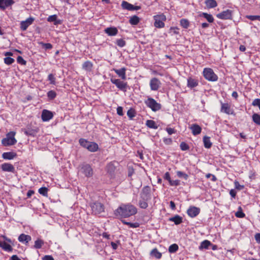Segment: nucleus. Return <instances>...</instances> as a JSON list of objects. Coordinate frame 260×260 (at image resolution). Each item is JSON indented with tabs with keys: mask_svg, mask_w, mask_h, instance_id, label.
<instances>
[{
	"mask_svg": "<svg viewBox=\"0 0 260 260\" xmlns=\"http://www.w3.org/2000/svg\"><path fill=\"white\" fill-rule=\"evenodd\" d=\"M202 16H203L205 18H206L207 20L210 23H212L214 21V18L212 15L211 14L206 13H203L202 14Z\"/></svg>",
	"mask_w": 260,
	"mask_h": 260,
	"instance_id": "nucleus-37",
	"label": "nucleus"
},
{
	"mask_svg": "<svg viewBox=\"0 0 260 260\" xmlns=\"http://www.w3.org/2000/svg\"><path fill=\"white\" fill-rule=\"evenodd\" d=\"M43 260H54V258L51 255H45L43 258Z\"/></svg>",
	"mask_w": 260,
	"mask_h": 260,
	"instance_id": "nucleus-63",
	"label": "nucleus"
},
{
	"mask_svg": "<svg viewBox=\"0 0 260 260\" xmlns=\"http://www.w3.org/2000/svg\"><path fill=\"white\" fill-rule=\"evenodd\" d=\"M48 98L50 100H53L56 96V93L53 90H50L47 93Z\"/></svg>",
	"mask_w": 260,
	"mask_h": 260,
	"instance_id": "nucleus-46",
	"label": "nucleus"
},
{
	"mask_svg": "<svg viewBox=\"0 0 260 260\" xmlns=\"http://www.w3.org/2000/svg\"><path fill=\"white\" fill-rule=\"evenodd\" d=\"M105 32L110 36H114L118 33V30L116 27H108L105 29Z\"/></svg>",
	"mask_w": 260,
	"mask_h": 260,
	"instance_id": "nucleus-25",
	"label": "nucleus"
},
{
	"mask_svg": "<svg viewBox=\"0 0 260 260\" xmlns=\"http://www.w3.org/2000/svg\"><path fill=\"white\" fill-rule=\"evenodd\" d=\"M53 114L52 112L47 110H43L42 113V119L43 121H47L53 118Z\"/></svg>",
	"mask_w": 260,
	"mask_h": 260,
	"instance_id": "nucleus-16",
	"label": "nucleus"
},
{
	"mask_svg": "<svg viewBox=\"0 0 260 260\" xmlns=\"http://www.w3.org/2000/svg\"><path fill=\"white\" fill-rule=\"evenodd\" d=\"M210 177H212V178L211 179V180L212 181L214 182V181H216L217 180V178H216V176L215 175H214L213 174H210V173L207 174L206 175V177L207 178H210Z\"/></svg>",
	"mask_w": 260,
	"mask_h": 260,
	"instance_id": "nucleus-59",
	"label": "nucleus"
},
{
	"mask_svg": "<svg viewBox=\"0 0 260 260\" xmlns=\"http://www.w3.org/2000/svg\"><path fill=\"white\" fill-rule=\"evenodd\" d=\"M14 61L15 60L10 57H6L4 58V62L7 65L12 64Z\"/></svg>",
	"mask_w": 260,
	"mask_h": 260,
	"instance_id": "nucleus-47",
	"label": "nucleus"
},
{
	"mask_svg": "<svg viewBox=\"0 0 260 260\" xmlns=\"http://www.w3.org/2000/svg\"><path fill=\"white\" fill-rule=\"evenodd\" d=\"M127 115L129 118L132 119L133 117L135 116V111L132 109L128 110L127 112Z\"/></svg>",
	"mask_w": 260,
	"mask_h": 260,
	"instance_id": "nucleus-52",
	"label": "nucleus"
},
{
	"mask_svg": "<svg viewBox=\"0 0 260 260\" xmlns=\"http://www.w3.org/2000/svg\"><path fill=\"white\" fill-rule=\"evenodd\" d=\"M130 24L132 25H137L140 22V18L136 15L133 16L129 20Z\"/></svg>",
	"mask_w": 260,
	"mask_h": 260,
	"instance_id": "nucleus-34",
	"label": "nucleus"
},
{
	"mask_svg": "<svg viewBox=\"0 0 260 260\" xmlns=\"http://www.w3.org/2000/svg\"><path fill=\"white\" fill-rule=\"evenodd\" d=\"M235 216L238 218H243L245 217V214L243 212L242 209L241 207H239L238 208V210L235 213Z\"/></svg>",
	"mask_w": 260,
	"mask_h": 260,
	"instance_id": "nucleus-45",
	"label": "nucleus"
},
{
	"mask_svg": "<svg viewBox=\"0 0 260 260\" xmlns=\"http://www.w3.org/2000/svg\"><path fill=\"white\" fill-rule=\"evenodd\" d=\"M255 239L258 243H260V234L257 233L255 235Z\"/></svg>",
	"mask_w": 260,
	"mask_h": 260,
	"instance_id": "nucleus-64",
	"label": "nucleus"
},
{
	"mask_svg": "<svg viewBox=\"0 0 260 260\" xmlns=\"http://www.w3.org/2000/svg\"><path fill=\"white\" fill-rule=\"evenodd\" d=\"M211 245H212V244L209 241L205 240L203 241V242H202V243H201V245L199 246V249L200 250H202L203 249H207L209 248V246Z\"/></svg>",
	"mask_w": 260,
	"mask_h": 260,
	"instance_id": "nucleus-30",
	"label": "nucleus"
},
{
	"mask_svg": "<svg viewBox=\"0 0 260 260\" xmlns=\"http://www.w3.org/2000/svg\"><path fill=\"white\" fill-rule=\"evenodd\" d=\"M44 244V241L41 239H38L35 242L34 247L36 249H40Z\"/></svg>",
	"mask_w": 260,
	"mask_h": 260,
	"instance_id": "nucleus-42",
	"label": "nucleus"
},
{
	"mask_svg": "<svg viewBox=\"0 0 260 260\" xmlns=\"http://www.w3.org/2000/svg\"><path fill=\"white\" fill-rule=\"evenodd\" d=\"M145 104L154 112L159 110L161 108V105L152 98H148L145 101Z\"/></svg>",
	"mask_w": 260,
	"mask_h": 260,
	"instance_id": "nucleus-4",
	"label": "nucleus"
},
{
	"mask_svg": "<svg viewBox=\"0 0 260 260\" xmlns=\"http://www.w3.org/2000/svg\"><path fill=\"white\" fill-rule=\"evenodd\" d=\"M166 131L168 132V133L169 135H172L173 134H174L175 133V130L174 128H171V127H167L166 128Z\"/></svg>",
	"mask_w": 260,
	"mask_h": 260,
	"instance_id": "nucleus-61",
	"label": "nucleus"
},
{
	"mask_svg": "<svg viewBox=\"0 0 260 260\" xmlns=\"http://www.w3.org/2000/svg\"><path fill=\"white\" fill-rule=\"evenodd\" d=\"M178 30L179 28L177 27H171L170 29V32H172L173 34L175 35H178L179 33Z\"/></svg>",
	"mask_w": 260,
	"mask_h": 260,
	"instance_id": "nucleus-56",
	"label": "nucleus"
},
{
	"mask_svg": "<svg viewBox=\"0 0 260 260\" xmlns=\"http://www.w3.org/2000/svg\"><path fill=\"white\" fill-rule=\"evenodd\" d=\"M116 44L120 47H123L125 45L126 42L123 39H120L117 40Z\"/></svg>",
	"mask_w": 260,
	"mask_h": 260,
	"instance_id": "nucleus-51",
	"label": "nucleus"
},
{
	"mask_svg": "<svg viewBox=\"0 0 260 260\" xmlns=\"http://www.w3.org/2000/svg\"><path fill=\"white\" fill-rule=\"evenodd\" d=\"M1 248H2L5 251L8 252L12 251L13 250V248L12 247V246L10 244L7 243L5 242L3 243Z\"/></svg>",
	"mask_w": 260,
	"mask_h": 260,
	"instance_id": "nucleus-39",
	"label": "nucleus"
},
{
	"mask_svg": "<svg viewBox=\"0 0 260 260\" xmlns=\"http://www.w3.org/2000/svg\"><path fill=\"white\" fill-rule=\"evenodd\" d=\"M253 121L257 125H260V115L254 113L252 116Z\"/></svg>",
	"mask_w": 260,
	"mask_h": 260,
	"instance_id": "nucleus-36",
	"label": "nucleus"
},
{
	"mask_svg": "<svg viewBox=\"0 0 260 260\" xmlns=\"http://www.w3.org/2000/svg\"><path fill=\"white\" fill-rule=\"evenodd\" d=\"M198 85V81L197 80L192 78H189L187 79V86L190 88H193Z\"/></svg>",
	"mask_w": 260,
	"mask_h": 260,
	"instance_id": "nucleus-26",
	"label": "nucleus"
},
{
	"mask_svg": "<svg viewBox=\"0 0 260 260\" xmlns=\"http://www.w3.org/2000/svg\"><path fill=\"white\" fill-rule=\"evenodd\" d=\"M14 3L13 0H0V8L5 10Z\"/></svg>",
	"mask_w": 260,
	"mask_h": 260,
	"instance_id": "nucleus-18",
	"label": "nucleus"
},
{
	"mask_svg": "<svg viewBox=\"0 0 260 260\" xmlns=\"http://www.w3.org/2000/svg\"><path fill=\"white\" fill-rule=\"evenodd\" d=\"M107 170L109 173L112 174L115 170V167L114 164L112 162L109 163L107 166Z\"/></svg>",
	"mask_w": 260,
	"mask_h": 260,
	"instance_id": "nucleus-41",
	"label": "nucleus"
},
{
	"mask_svg": "<svg viewBox=\"0 0 260 260\" xmlns=\"http://www.w3.org/2000/svg\"><path fill=\"white\" fill-rule=\"evenodd\" d=\"M2 169L3 171L9 172H13L14 171V167L13 166L9 163H4L2 165Z\"/></svg>",
	"mask_w": 260,
	"mask_h": 260,
	"instance_id": "nucleus-20",
	"label": "nucleus"
},
{
	"mask_svg": "<svg viewBox=\"0 0 260 260\" xmlns=\"http://www.w3.org/2000/svg\"><path fill=\"white\" fill-rule=\"evenodd\" d=\"M164 142L167 145H170L172 143V140L171 138H164Z\"/></svg>",
	"mask_w": 260,
	"mask_h": 260,
	"instance_id": "nucleus-62",
	"label": "nucleus"
},
{
	"mask_svg": "<svg viewBox=\"0 0 260 260\" xmlns=\"http://www.w3.org/2000/svg\"><path fill=\"white\" fill-rule=\"evenodd\" d=\"M178 248L177 244H173L169 246L168 250L170 253H174L178 250Z\"/></svg>",
	"mask_w": 260,
	"mask_h": 260,
	"instance_id": "nucleus-38",
	"label": "nucleus"
},
{
	"mask_svg": "<svg viewBox=\"0 0 260 260\" xmlns=\"http://www.w3.org/2000/svg\"><path fill=\"white\" fill-rule=\"evenodd\" d=\"M79 143L81 146L86 148L90 152H95L98 149V145L96 143L87 141L84 139H80Z\"/></svg>",
	"mask_w": 260,
	"mask_h": 260,
	"instance_id": "nucleus-2",
	"label": "nucleus"
},
{
	"mask_svg": "<svg viewBox=\"0 0 260 260\" xmlns=\"http://www.w3.org/2000/svg\"><path fill=\"white\" fill-rule=\"evenodd\" d=\"M17 61L21 65H25L26 63V61L20 56L17 57Z\"/></svg>",
	"mask_w": 260,
	"mask_h": 260,
	"instance_id": "nucleus-53",
	"label": "nucleus"
},
{
	"mask_svg": "<svg viewBox=\"0 0 260 260\" xmlns=\"http://www.w3.org/2000/svg\"><path fill=\"white\" fill-rule=\"evenodd\" d=\"M146 125L149 128L157 129L158 126L156 125L155 122L152 120H147L146 122Z\"/></svg>",
	"mask_w": 260,
	"mask_h": 260,
	"instance_id": "nucleus-33",
	"label": "nucleus"
},
{
	"mask_svg": "<svg viewBox=\"0 0 260 260\" xmlns=\"http://www.w3.org/2000/svg\"><path fill=\"white\" fill-rule=\"evenodd\" d=\"M110 81L113 84H115L117 88L121 90L125 89L127 86L126 83H125L119 79L111 78Z\"/></svg>",
	"mask_w": 260,
	"mask_h": 260,
	"instance_id": "nucleus-13",
	"label": "nucleus"
},
{
	"mask_svg": "<svg viewBox=\"0 0 260 260\" xmlns=\"http://www.w3.org/2000/svg\"><path fill=\"white\" fill-rule=\"evenodd\" d=\"M137 208L131 204L122 205L119 207L114 212L116 216L126 218L136 214Z\"/></svg>",
	"mask_w": 260,
	"mask_h": 260,
	"instance_id": "nucleus-1",
	"label": "nucleus"
},
{
	"mask_svg": "<svg viewBox=\"0 0 260 260\" xmlns=\"http://www.w3.org/2000/svg\"><path fill=\"white\" fill-rule=\"evenodd\" d=\"M203 74L204 78L209 81H216L218 79L217 76L211 68H205Z\"/></svg>",
	"mask_w": 260,
	"mask_h": 260,
	"instance_id": "nucleus-6",
	"label": "nucleus"
},
{
	"mask_svg": "<svg viewBox=\"0 0 260 260\" xmlns=\"http://www.w3.org/2000/svg\"><path fill=\"white\" fill-rule=\"evenodd\" d=\"M42 46L46 49H50L52 48V45L50 43H41Z\"/></svg>",
	"mask_w": 260,
	"mask_h": 260,
	"instance_id": "nucleus-58",
	"label": "nucleus"
},
{
	"mask_svg": "<svg viewBox=\"0 0 260 260\" xmlns=\"http://www.w3.org/2000/svg\"><path fill=\"white\" fill-rule=\"evenodd\" d=\"M246 17L252 21L257 20L260 21V16L258 15H247Z\"/></svg>",
	"mask_w": 260,
	"mask_h": 260,
	"instance_id": "nucleus-49",
	"label": "nucleus"
},
{
	"mask_svg": "<svg viewBox=\"0 0 260 260\" xmlns=\"http://www.w3.org/2000/svg\"><path fill=\"white\" fill-rule=\"evenodd\" d=\"M35 19L33 17H29L25 21H22L20 22V28L22 30L24 31L27 29L28 27L32 24L34 21Z\"/></svg>",
	"mask_w": 260,
	"mask_h": 260,
	"instance_id": "nucleus-15",
	"label": "nucleus"
},
{
	"mask_svg": "<svg viewBox=\"0 0 260 260\" xmlns=\"http://www.w3.org/2000/svg\"><path fill=\"white\" fill-rule=\"evenodd\" d=\"M140 198L144 200H150L151 198V188L148 186H144L140 193Z\"/></svg>",
	"mask_w": 260,
	"mask_h": 260,
	"instance_id": "nucleus-8",
	"label": "nucleus"
},
{
	"mask_svg": "<svg viewBox=\"0 0 260 260\" xmlns=\"http://www.w3.org/2000/svg\"><path fill=\"white\" fill-rule=\"evenodd\" d=\"M180 148L183 151L187 150L189 149L188 145L185 142H181L180 145Z\"/></svg>",
	"mask_w": 260,
	"mask_h": 260,
	"instance_id": "nucleus-54",
	"label": "nucleus"
},
{
	"mask_svg": "<svg viewBox=\"0 0 260 260\" xmlns=\"http://www.w3.org/2000/svg\"><path fill=\"white\" fill-rule=\"evenodd\" d=\"M121 222L123 224L128 225L129 226V227L132 228H136L139 227V224L137 222L131 223V222L126 221L125 220H121Z\"/></svg>",
	"mask_w": 260,
	"mask_h": 260,
	"instance_id": "nucleus-40",
	"label": "nucleus"
},
{
	"mask_svg": "<svg viewBox=\"0 0 260 260\" xmlns=\"http://www.w3.org/2000/svg\"><path fill=\"white\" fill-rule=\"evenodd\" d=\"M160 85L161 82L157 78H153L150 80V86L152 90H157L160 87Z\"/></svg>",
	"mask_w": 260,
	"mask_h": 260,
	"instance_id": "nucleus-14",
	"label": "nucleus"
},
{
	"mask_svg": "<svg viewBox=\"0 0 260 260\" xmlns=\"http://www.w3.org/2000/svg\"><path fill=\"white\" fill-rule=\"evenodd\" d=\"M180 24L183 28L187 29L189 27L190 23L186 19H181L180 20Z\"/></svg>",
	"mask_w": 260,
	"mask_h": 260,
	"instance_id": "nucleus-35",
	"label": "nucleus"
},
{
	"mask_svg": "<svg viewBox=\"0 0 260 260\" xmlns=\"http://www.w3.org/2000/svg\"><path fill=\"white\" fill-rule=\"evenodd\" d=\"M221 111L228 114H233V110L231 109L230 106L227 103L221 104Z\"/></svg>",
	"mask_w": 260,
	"mask_h": 260,
	"instance_id": "nucleus-21",
	"label": "nucleus"
},
{
	"mask_svg": "<svg viewBox=\"0 0 260 260\" xmlns=\"http://www.w3.org/2000/svg\"><path fill=\"white\" fill-rule=\"evenodd\" d=\"M90 206L93 214L96 215L100 214L104 211V205L98 202H93L90 203Z\"/></svg>",
	"mask_w": 260,
	"mask_h": 260,
	"instance_id": "nucleus-7",
	"label": "nucleus"
},
{
	"mask_svg": "<svg viewBox=\"0 0 260 260\" xmlns=\"http://www.w3.org/2000/svg\"><path fill=\"white\" fill-rule=\"evenodd\" d=\"M150 256L157 259H160L162 256V254L158 251L157 248H153L150 252Z\"/></svg>",
	"mask_w": 260,
	"mask_h": 260,
	"instance_id": "nucleus-27",
	"label": "nucleus"
},
{
	"mask_svg": "<svg viewBox=\"0 0 260 260\" xmlns=\"http://www.w3.org/2000/svg\"><path fill=\"white\" fill-rule=\"evenodd\" d=\"M15 134L16 133L13 131L8 133L6 137L2 141L3 145L5 146H7L15 144L17 142V140L14 137Z\"/></svg>",
	"mask_w": 260,
	"mask_h": 260,
	"instance_id": "nucleus-3",
	"label": "nucleus"
},
{
	"mask_svg": "<svg viewBox=\"0 0 260 260\" xmlns=\"http://www.w3.org/2000/svg\"><path fill=\"white\" fill-rule=\"evenodd\" d=\"M93 67V63L90 61H86L82 64V68L86 71H91Z\"/></svg>",
	"mask_w": 260,
	"mask_h": 260,
	"instance_id": "nucleus-28",
	"label": "nucleus"
},
{
	"mask_svg": "<svg viewBox=\"0 0 260 260\" xmlns=\"http://www.w3.org/2000/svg\"><path fill=\"white\" fill-rule=\"evenodd\" d=\"M149 200H144L143 199H141L140 198V200L139 201V206L142 209H146L148 207V203L147 201Z\"/></svg>",
	"mask_w": 260,
	"mask_h": 260,
	"instance_id": "nucleus-43",
	"label": "nucleus"
},
{
	"mask_svg": "<svg viewBox=\"0 0 260 260\" xmlns=\"http://www.w3.org/2000/svg\"><path fill=\"white\" fill-rule=\"evenodd\" d=\"M177 175L178 177L180 178H183L185 180H187L188 177V176L186 174L181 171H177Z\"/></svg>",
	"mask_w": 260,
	"mask_h": 260,
	"instance_id": "nucleus-50",
	"label": "nucleus"
},
{
	"mask_svg": "<svg viewBox=\"0 0 260 260\" xmlns=\"http://www.w3.org/2000/svg\"><path fill=\"white\" fill-rule=\"evenodd\" d=\"M169 184L171 186H178L180 184V181L179 180H170Z\"/></svg>",
	"mask_w": 260,
	"mask_h": 260,
	"instance_id": "nucleus-57",
	"label": "nucleus"
},
{
	"mask_svg": "<svg viewBox=\"0 0 260 260\" xmlns=\"http://www.w3.org/2000/svg\"><path fill=\"white\" fill-rule=\"evenodd\" d=\"M189 128L194 136L200 134L202 131L201 127L197 124H192Z\"/></svg>",
	"mask_w": 260,
	"mask_h": 260,
	"instance_id": "nucleus-17",
	"label": "nucleus"
},
{
	"mask_svg": "<svg viewBox=\"0 0 260 260\" xmlns=\"http://www.w3.org/2000/svg\"><path fill=\"white\" fill-rule=\"evenodd\" d=\"M113 71L120 77L122 79L125 80L126 79V69L124 68H122L120 69H113Z\"/></svg>",
	"mask_w": 260,
	"mask_h": 260,
	"instance_id": "nucleus-22",
	"label": "nucleus"
},
{
	"mask_svg": "<svg viewBox=\"0 0 260 260\" xmlns=\"http://www.w3.org/2000/svg\"><path fill=\"white\" fill-rule=\"evenodd\" d=\"M17 156L15 152H4L2 154V157L5 159L11 160L15 158Z\"/></svg>",
	"mask_w": 260,
	"mask_h": 260,
	"instance_id": "nucleus-24",
	"label": "nucleus"
},
{
	"mask_svg": "<svg viewBox=\"0 0 260 260\" xmlns=\"http://www.w3.org/2000/svg\"><path fill=\"white\" fill-rule=\"evenodd\" d=\"M252 105L253 106L258 107L260 110V99H254L252 103Z\"/></svg>",
	"mask_w": 260,
	"mask_h": 260,
	"instance_id": "nucleus-55",
	"label": "nucleus"
},
{
	"mask_svg": "<svg viewBox=\"0 0 260 260\" xmlns=\"http://www.w3.org/2000/svg\"><path fill=\"white\" fill-rule=\"evenodd\" d=\"M200 212V209L195 206H190L187 210L188 215L191 217L194 218L197 216Z\"/></svg>",
	"mask_w": 260,
	"mask_h": 260,
	"instance_id": "nucleus-11",
	"label": "nucleus"
},
{
	"mask_svg": "<svg viewBox=\"0 0 260 260\" xmlns=\"http://www.w3.org/2000/svg\"><path fill=\"white\" fill-rule=\"evenodd\" d=\"M48 80L49 81L50 83L53 85H55L56 84L55 82V78L54 75L52 74H50L48 76Z\"/></svg>",
	"mask_w": 260,
	"mask_h": 260,
	"instance_id": "nucleus-48",
	"label": "nucleus"
},
{
	"mask_svg": "<svg viewBox=\"0 0 260 260\" xmlns=\"http://www.w3.org/2000/svg\"><path fill=\"white\" fill-rule=\"evenodd\" d=\"M121 7L122 9L128 11L139 10L141 9V7L139 6H134L132 4L126 2L122 1L121 3Z\"/></svg>",
	"mask_w": 260,
	"mask_h": 260,
	"instance_id": "nucleus-12",
	"label": "nucleus"
},
{
	"mask_svg": "<svg viewBox=\"0 0 260 260\" xmlns=\"http://www.w3.org/2000/svg\"><path fill=\"white\" fill-rule=\"evenodd\" d=\"M154 20V26L156 28H163L165 26L164 21L166 20V17L161 13L153 16Z\"/></svg>",
	"mask_w": 260,
	"mask_h": 260,
	"instance_id": "nucleus-5",
	"label": "nucleus"
},
{
	"mask_svg": "<svg viewBox=\"0 0 260 260\" xmlns=\"http://www.w3.org/2000/svg\"><path fill=\"white\" fill-rule=\"evenodd\" d=\"M47 21L49 22H53V24L55 25L60 24L61 23V21L57 19V16L56 15L49 16L47 18Z\"/></svg>",
	"mask_w": 260,
	"mask_h": 260,
	"instance_id": "nucleus-23",
	"label": "nucleus"
},
{
	"mask_svg": "<svg viewBox=\"0 0 260 260\" xmlns=\"http://www.w3.org/2000/svg\"><path fill=\"white\" fill-rule=\"evenodd\" d=\"M31 238L29 235L21 234L18 237V241L21 243H25L26 245L31 240Z\"/></svg>",
	"mask_w": 260,
	"mask_h": 260,
	"instance_id": "nucleus-19",
	"label": "nucleus"
},
{
	"mask_svg": "<svg viewBox=\"0 0 260 260\" xmlns=\"http://www.w3.org/2000/svg\"><path fill=\"white\" fill-rule=\"evenodd\" d=\"M38 191L40 194L43 196L47 197L48 196V188L45 187H41Z\"/></svg>",
	"mask_w": 260,
	"mask_h": 260,
	"instance_id": "nucleus-44",
	"label": "nucleus"
},
{
	"mask_svg": "<svg viewBox=\"0 0 260 260\" xmlns=\"http://www.w3.org/2000/svg\"><path fill=\"white\" fill-rule=\"evenodd\" d=\"M169 220L174 222L175 224H179L182 222V218L179 215H176L170 218Z\"/></svg>",
	"mask_w": 260,
	"mask_h": 260,
	"instance_id": "nucleus-29",
	"label": "nucleus"
},
{
	"mask_svg": "<svg viewBox=\"0 0 260 260\" xmlns=\"http://www.w3.org/2000/svg\"><path fill=\"white\" fill-rule=\"evenodd\" d=\"M232 11L230 10H226L222 11V12L217 14L216 17L221 19H232Z\"/></svg>",
	"mask_w": 260,
	"mask_h": 260,
	"instance_id": "nucleus-10",
	"label": "nucleus"
},
{
	"mask_svg": "<svg viewBox=\"0 0 260 260\" xmlns=\"http://www.w3.org/2000/svg\"><path fill=\"white\" fill-rule=\"evenodd\" d=\"M81 172L87 177H91L93 175V170L91 166L88 164L82 165Z\"/></svg>",
	"mask_w": 260,
	"mask_h": 260,
	"instance_id": "nucleus-9",
	"label": "nucleus"
},
{
	"mask_svg": "<svg viewBox=\"0 0 260 260\" xmlns=\"http://www.w3.org/2000/svg\"><path fill=\"white\" fill-rule=\"evenodd\" d=\"M117 113L120 116H122L123 115V108L121 107H118L117 108Z\"/></svg>",
	"mask_w": 260,
	"mask_h": 260,
	"instance_id": "nucleus-60",
	"label": "nucleus"
},
{
	"mask_svg": "<svg viewBox=\"0 0 260 260\" xmlns=\"http://www.w3.org/2000/svg\"><path fill=\"white\" fill-rule=\"evenodd\" d=\"M205 4L208 8H213L217 6V4L215 0H206Z\"/></svg>",
	"mask_w": 260,
	"mask_h": 260,
	"instance_id": "nucleus-32",
	"label": "nucleus"
},
{
	"mask_svg": "<svg viewBox=\"0 0 260 260\" xmlns=\"http://www.w3.org/2000/svg\"><path fill=\"white\" fill-rule=\"evenodd\" d=\"M203 142L204 147L206 148H210L212 146V143L210 141V137L207 136H205L203 138Z\"/></svg>",
	"mask_w": 260,
	"mask_h": 260,
	"instance_id": "nucleus-31",
	"label": "nucleus"
}]
</instances>
